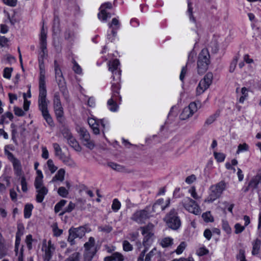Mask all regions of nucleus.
Segmentation results:
<instances>
[{"mask_svg": "<svg viewBox=\"0 0 261 261\" xmlns=\"http://www.w3.org/2000/svg\"><path fill=\"white\" fill-rule=\"evenodd\" d=\"M162 254L160 251L156 248H153L150 251L147 253L145 257V261H154L155 260H160Z\"/></svg>", "mask_w": 261, "mask_h": 261, "instance_id": "a211bd4d", "label": "nucleus"}, {"mask_svg": "<svg viewBox=\"0 0 261 261\" xmlns=\"http://www.w3.org/2000/svg\"><path fill=\"white\" fill-rule=\"evenodd\" d=\"M100 11L98 14V17L100 20L102 21H106L108 17V14L107 13L105 10L103 9L100 8Z\"/></svg>", "mask_w": 261, "mask_h": 261, "instance_id": "c03bdc74", "label": "nucleus"}, {"mask_svg": "<svg viewBox=\"0 0 261 261\" xmlns=\"http://www.w3.org/2000/svg\"><path fill=\"white\" fill-rule=\"evenodd\" d=\"M13 71L12 68L6 67L4 69L3 76L7 79H10L11 73Z\"/></svg>", "mask_w": 261, "mask_h": 261, "instance_id": "a18cd8bd", "label": "nucleus"}, {"mask_svg": "<svg viewBox=\"0 0 261 261\" xmlns=\"http://www.w3.org/2000/svg\"><path fill=\"white\" fill-rule=\"evenodd\" d=\"M168 226L170 228L176 230L180 226V221L174 210H172L164 218Z\"/></svg>", "mask_w": 261, "mask_h": 261, "instance_id": "39448f33", "label": "nucleus"}, {"mask_svg": "<svg viewBox=\"0 0 261 261\" xmlns=\"http://www.w3.org/2000/svg\"><path fill=\"white\" fill-rule=\"evenodd\" d=\"M65 174V170L63 169H60L53 177L51 182H56L57 181H63L64 180V177Z\"/></svg>", "mask_w": 261, "mask_h": 261, "instance_id": "a878e982", "label": "nucleus"}, {"mask_svg": "<svg viewBox=\"0 0 261 261\" xmlns=\"http://www.w3.org/2000/svg\"><path fill=\"white\" fill-rule=\"evenodd\" d=\"M88 122L93 133L96 134H99L100 133V128H102L103 131L108 126V123L105 119L97 120L94 118H89Z\"/></svg>", "mask_w": 261, "mask_h": 261, "instance_id": "423d86ee", "label": "nucleus"}, {"mask_svg": "<svg viewBox=\"0 0 261 261\" xmlns=\"http://www.w3.org/2000/svg\"><path fill=\"white\" fill-rule=\"evenodd\" d=\"M54 68L56 81L60 87H63L64 86V80L62 71L59 67V65L56 60L54 61Z\"/></svg>", "mask_w": 261, "mask_h": 261, "instance_id": "f3484780", "label": "nucleus"}, {"mask_svg": "<svg viewBox=\"0 0 261 261\" xmlns=\"http://www.w3.org/2000/svg\"><path fill=\"white\" fill-rule=\"evenodd\" d=\"M78 132L81 138L84 142H88L90 139V135L87 130L84 127H80L78 129Z\"/></svg>", "mask_w": 261, "mask_h": 261, "instance_id": "c85d7f7f", "label": "nucleus"}, {"mask_svg": "<svg viewBox=\"0 0 261 261\" xmlns=\"http://www.w3.org/2000/svg\"><path fill=\"white\" fill-rule=\"evenodd\" d=\"M59 160L70 168H74L77 167L76 162L69 154L65 153Z\"/></svg>", "mask_w": 261, "mask_h": 261, "instance_id": "4be33fe9", "label": "nucleus"}, {"mask_svg": "<svg viewBox=\"0 0 261 261\" xmlns=\"http://www.w3.org/2000/svg\"><path fill=\"white\" fill-rule=\"evenodd\" d=\"M37 176L35 178V184H36L37 185H39L40 184L43 183V175L42 173V171L40 170H37L36 171Z\"/></svg>", "mask_w": 261, "mask_h": 261, "instance_id": "c9c22d12", "label": "nucleus"}, {"mask_svg": "<svg viewBox=\"0 0 261 261\" xmlns=\"http://www.w3.org/2000/svg\"><path fill=\"white\" fill-rule=\"evenodd\" d=\"M198 107L197 103L195 102H191L188 107L185 108L180 115V119L186 120L192 117L193 115L197 111Z\"/></svg>", "mask_w": 261, "mask_h": 261, "instance_id": "9b49d317", "label": "nucleus"}, {"mask_svg": "<svg viewBox=\"0 0 261 261\" xmlns=\"http://www.w3.org/2000/svg\"><path fill=\"white\" fill-rule=\"evenodd\" d=\"M184 208L189 212L195 215L201 214V211L197 203L189 197H186L182 201Z\"/></svg>", "mask_w": 261, "mask_h": 261, "instance_id": "6e6552de", "label": "nucleus"}, {"mask_svg": "<svg viewBox=\"0 0 261 261\" xmlns=\"http://www.w3.org/2000/svg\"><path fill=\"white\" fill-rule=\"evenodd\" d=\"M54 108L57 117H61L63 115V109L60 100L59 92H56L53 99Z\"/></svg>", "mask_w": 261, "mask_h": 261, "instance_id": "ddd939ff", "label": "nucleus"}, {"mask_svg": "<svg viewBox=\"0 0 261 261\" xmlns=\"http://www.w3.org/2000/svg\"><path fill=\"white\" fill-rule=\"evenodd\" d=\"M154 226L152 224H148L147 225L141 227L140 228L142 230V234L144 236V240L143 244L144 246L147 243H151L152 241V237L153 236V229Z\"/></svg>", "mask_w": 261, "mask_h": 261, "instance_id": "9d476101", "label": "nucleus"}, {"mask_svg": "<svg viewBox=\"0 0 261 261\" xmlns=\"http://www.w3.org/2000/svg\"><path fill=\"white\" fill-rule=\"evenodd\" d=\"M187 71H188L187 65H186L185 66L182 67V68L181 69L180 76H179V79H180V81H184L185 76L187 72Z\"/></svg>", "mask_w": 261, "mask_h": 261, "instance_id": "774afa93", "label": "nucleus"}, {"mask_svg": "<svg viewBox=\"0 0 261 261\" xmlns=\"http://www.w3.org/2000/svg\"><path fill=\"white\" fill-rule=\"evenodd\" d=\"M239 58L238 57L236 56L234 58L233 60L230 63V66H229V71L230 72H233L235 68L236 67Z\"/></svg>", "mask_w": 261, "mask_h": 261, "instance_id": "603ef678", "label": "nucleus"}, {"mask_svg": "<svg viewBox=\"0 0 261 261\" xmlns=\"http://www.w3.org/2000/svg\"><path fill=\"white\" fill-rule=\"evenodd\" d=\"M32 242H33L32 236L31 234H29V235L27 236L26 238H25V243L27 244V247L29 248V249H32Z\"/></svg>", "mask_w": 261, "mask_h": 261, "instance_id": "13d9d810", "label": "nucleus"}, {"mask_svg": "<svg viewBox=\"0 0 261 261\" xmlns=\"http://www.w3.org/2000/svg\"><path fill=\"white\" fill-rule=\"evenodd\" d=\"M53 146L55 156L60 160L65 153L62 151V148L58 143H53Z\"/></svg>", "mask_w": 261, "mask_h": 261, "instance_id": "cd10ccee", "label": "nucleus"}, {"mask_svg": "<svg viewBox=\"0 0 261 261\" xmlns=\"http://www.w3.org/2000/svg\"><path fill=\"white\" fill-rule=\"evenodd\" d=\"M112 257L114 261H123L124 259L123 255L118 252L113 253L112 254Z\"/></svg>", "mask_w": 261, "mask_h": 261, "instance_id": "ea45409f", "label": "nucleus"}, {"mask_svg": "<svg viewBox=\"0 0 261 261\" xmlns=\"http://www.w3.org/2000/svg\"><path fill=\"white\" fill-rule=\"evenodd\" d=\"M46 35L47 31L43 26L40 36V51L39 53V94L38 98V105L39 110L41 111L42 115L46 122L50 126L54 125L53 120L48 113L47 105L48 101L46 99V89L45 86V70L44 64V60L47 57V50L46 48Z\"/></svg>", "mask_w": 261, "mask_h": 261, "instance_id": "f257e3e1", "label": "nucleus"}, {"mask_svg": "<svg viewBox=\"0 0 261 261\" xmlns=\"http://www.w3.org/2000/svg\"><path fill=\"white\" fill-rule=\"evenodd\" d=\"M80 254L79 252L72 253L65 261H80Z\"/></svg>", "mask_w": 261, "mask_h": 261, "instance_id": "79ce46f5", "label": "nucleus"}, {"mask_svg": "<svg viewBox=\"0 0 261 261\" xmlns=\"http://www.w3.org/2000/svg\"><path fill=\"white\" fill-rule=\"evenodd\" d=\"M209 251L207 249H206L204 247L199 248L196 251V254L198 256H203L204 255H206L208 254Z\"/></svg>", "mask_w": 261, "mask_h": 261, "instance_id": "6e6d98bb", "label": "nucleus"}, {"mask_svg": "<svg viewBox=\"0 0 261 261\" xmlns=\"http://www.w3.org/2000/svg\"><path fill=\"white\" fill-rule=\"evenodd\" d=\"M33 207V206L32 204H28L25 205L24 209V216L25 218H30L32 214Z\"/></svg>", "mask_w": 261, "mask_h": 261, "instance_id": "72a5a7b5", "label": "nucleus"}, {"mask_svg": "<svg viewBox=\"0 0 261 261\" xmlns=\"http://www.w3.org/2000/svg\"><path fill=\"white\" fill-rule=\"evenodd\" d=\"M234 233L238 234L242 232L244 230L245 227L241 225L240 223H236L234 225Z\"/></svg>", "mask_w": 261, "mask_h": 261, "instance_id": "3c124183", "label": "nucleus"}, {"mask_svg": "<svg viewBox=\"0 0 261 261\" xmlns=\"http://www.w3.org/2000/svg\"><path fill=\"white\" fill-rule=\"evenodd\" d=\"M96 253V249L85 250L84 257L85 261H91Z\"/></svg>", "mask_w": 261, "mask_h": 261, "instance_id": "bb28decb", "label": "nucleus"}, {"mask_svg": "<svg viewBox=\"0 0 261 261\" xmlns=\"http://www.w3.org/2000/svg\"><path fill=\"white\" fill-rule=\"evenodd\" d=\"M187 12H188V15L189 16L190 20L193 21V22H195V18H194L193 15H192V5H191V4L190 2L188 3V9Z\"/></svg>", "mask_w": 261, "mask_h": 261, "instance_id": "680f3d73", "label": "nucleus"}, {"mask_svg": "<svg viewBox=\"0 0 261 261\" xmlns=\"http://www.w3.org/2000/svg\"><path fill=\"white\" fill-rule=\"evenodd\" d=\"M66 137L67 138L68 144L71 147L74 148V149L77 151H81V147L78 144L77 142L70 133H68L66 136Z\"/></svg>", "mask_w": 261, "mask_h": 261, "instance_id": "393cba45", "label": "nucleus"}, {"mask_svg": "<svg viewBox=\"0 0 261 261\" xmlns=\"http://www.w3.org/2000/svg\"><path fill=\"white\" fill-rule=\"evenodd\" d=\"M133 249V246L127 241H124L123 242V249L124 251L126 252L130 251Z\"/></svg>", "mask_w": 261, "mask_h": 261, "instance_id": "864d4df0", "label": "nucleus"}, {"mask_svg": "<svg viewBox=\"0 0 261 261\" xmlns=\"http://www.w3.org/2000/svg\"><path fill=\"white\" fill-rule=\"evenodd\" d=\"M108 25L109 29L111 30L113 37H111L110 35L108 34L107 38L110 41L113 42L117 35V30L119 29L120 24L117 18H114L111 22L109 23Z\"/></svg>", "mask_w": 261, "mask_h": 261, "instance_id": "2eb2a0df", "label": "nucleus"}, {"mask_svg": "<svg viewBox=\"0 0 261 261\" xmlns=\"http://www.w3.org/2000/svg\"><path fill=\"white\" fill-rule=\"evenodd\" d=\"M73 70L75 73L77 74H81L82 72V69L81 67L75 62H73Z\"/></svg>", "mask_w": 261, "mask_h": 261, "instance_id": "69168bd1", "label": "nucleus"}, {"mask_svg": "<svg viewBox=\"0 0 261 261\" xmlns=\"http://www.w3.org/2000/svg\"><path fill=\"white\" fill-rule=\"evenodd\" d=\"M170 204V200L168 199L166 202V205L164 204V199H159L153 204L152 206L153 211L155 213H159L160 211H164Z\"/></svg>", "mask_w": 261, "mask_h": 261, "instance_id": "aec40b11", "label": "nucleus"}, {"mask_svg": "<svg viewBox=\"0 0 261 261\" xmlns=\"http://www.w3.org/2000/svg\"><path fill=\"white\" fill-rule=\"evenodd\" d=\"M186 246L187 244L185 242L180 243L175 250L176 254L178 255L181 254L185 249Z\"/></svg>", "mask_w": 261, "mask_h": 261, "instance_id": "49530a36", "label": "nucleus"}, {"mask_svg": "<svg viewBox=\"0 0 261 261\" xmlns=\"http://www.w3.org/2000/svg\"><path fill=\"white\" fill-rule=\"evenodd\" d=\"M119 62L117 59L109 61L108 63L109 70L113 74V82H112V88L120 89L121 71L119 68Z\"/></svg>", "mask_w": 261, "mask_h": 261, "instance_id": "f03ea898", "label": "nucleus"}, {"mask_svg": "<svg viewBox=\"0 0 261 261\" xmlns=\"http://www.w3.org/2000/svg\"><path fill=\"white\" fill-rule=\"evenodd\" d=\"M119 89H117L116 88L113 90L112 88L113 94L111 98L109 99L107 102L108 108L112 112H115L117 111L118 109L116 101L118 100V98L121 99V97L119 96Z\"/></svg>", "mask_w": 261, "mask_h": 261, "instance_id": "f8f14e48", "label": "nucleus"}, {"mask_svg": "<svg viewBox=\"0 0 261 261\" xmlns=\"http://www.w3.org/2000/svg\"><path fill=\"white\" fill-rule=\"evenodd\" d=\"M121 207V203L117 199H114L113 201V203L112 205V209L114 212H117Z\"/></svg>", "mask_w": 261, "mask_h": 261, "instance_id": "09e8293b", "label": "nucleus"}, {"mask_svg": "<svg viewBox=\"0 0 261 261\" xmlns=\"http://www.w3.org/2000/svg\"><path fill=\"white\" fill-rule=\"evenodd\" d=\"M41 150H42V154H41L42 158L44 159H47L49 157V152H48V151L47 148L45 146H42Z\"/></svg>", "mask_w": 261, "mask_h": 261, "instance_id": "e2e57ef3", "label": "nucleus"}, {"mask_svg": "<svg viewBox=\"0 0 261 261\" xmlns=\"http://www.w3.org/2000/svg\"><path fill=\"white\" fill-rule=\"evenodd\" d=\"M248 149L249 146L246 143L241 144L238 146L237 153L239 154L240 152L248 151Z\"/></svg>", "mask_w": 261, "mask_h": 261, "instance_id": "de8ad7c7", "label": "nucleus"}, {"mask_svg": "<svg viewBox=\"0 0 261 261\" xmlns=\"http://www.w3.org/2000/svg\"><path fill=\"white\" fill-rule=\"evenodd\" d=\"M55 250V247L50 241L48 242V246L45 250L44 258L46 261H49Z\"/></svg>", "mask_w": 261, "mask_h": 261, "instance_id": "b1692460", "label": "nucleus"}, {"mask_svg": "<svg viewBox=\"0 0 261 261\" xmlns=\"http://www.w3.org/2000/svg\"><path fill=\"white\" fill-rule=\"evenodd\" d=\"M222 228L228 234H230L231 232V228L230 227L228 222L225 220H222Z\"/></svg>", "mask_w": 261, "mask_h": 261, "instance_id": "37998d69", "label": "nucleus"}, {"mask_svg": "<svg viewBox=\"0 0 261 261\" xmlns=\"http://www.w3.org/2000/svg\"><path fill=\"white\" fill-rule=\"evenodd\" d=\"M173 244V239L170 237H165L161 240L160 244L164 248L168 247Z\"/></svg>", "mask_w": 261, "mask_h": 261, "instance_id": "7c9ffc66", "label": "nucleus"}, {"mask_svg": "<svg viewBox=\"0 0 261 261\" xmlns=\"http://www.w3.org/2000/svg\"><path fill=\"white\" fill-rule=\"evenodd\" d=\"M69 236L68 237V241L71 244H74L75 239L83 238L86 232V228L85 227H79L77 228L72 227L69 229Z\"/></svg>", "mask_w": 261, "mask_h": 261, "instance_id": "1a4fd4ad", "label": "nucleus"}, {"mask_svg": "<svg viewBox=\"0 0 261 261\" xmlns=\"http://www.w3.org/2000/svg\"><path fill=\"white\" fill-rule=\"evenodd\" d=\"M35 187L37 192L36 200L38 202H41L43 201L45 196L47 194L48 190L43 185V183L38 186L36 184H35Z\"/></svg>", "mask_w": 261, "mask_h": 261, "instance_id": "dca6fc26", "label": "nucleus"}, {"mask_svg": "<svg viewBox=\"0 0 261 261\" xmlns=\"http://www.w3.org/2000/svg\"><path fill=\"white\" fill-rule=\"evenodd\" d=\"M12 163L15 175L20 178L24 176L20 162L16 159H14Z\"/></svg>", "mask_w": 261, "mask_h": 261, "instance_id": "5701e85b", "label": "nucleus"}, {"mask_svg": "<svg viewBox=\"0 0 261 261\" xmlns=\"http://www.w3.org/2000/svg\"><path fill=\"white\" fill-rule=\"evenodd\" d=\"M148 218V213L145 210H139L135 212L132 215L131 219L138 224H142Z\"/></svg>", "mask_w": 261, "mask_h": 261, "instance_id": "4468645a", "label": "nucleus"}, {"mask_svg": "<svg viewBox=\"0 0 261 261\" xmlns=\"http://www.w3.org/2000/svg\"><path fill=\"white\" fill-rule=\"evenodd\" d=\"M260 183H261V170L260 171V173H258L256 176H254L251 178L248 184L246 191H248L250 189L252 190L257 189Z\"/></svg>", "mask_w": 261, "mask_h": 261, "instance_id": "6ab92c4d", "label": "nucleus"}, {"mask_svg": "<svg viewBox=\"0 0 261 261\" xmlns=\"http://www.w3.org/2000/svg\"><path fill=\"white\" fill-rule=\"evenodd\" d=\"M196 179V177L195 175L192 174L188 176L186 179L185 182L188 184H191L193 183Z\"/></svg>", "mask_w": 261, "mask_h": 261, "instance_id": "338daca9", "label": "nucleus"}, {"mask_svg": "<svg viewBox=\"0 0 261 261\" xmlns=\"http://www.w3.org/2000/svg\"><path fill=\"white\" fill-rule=\"evenodd\" d=\"M47 167L51 173H54L57 170L58 167L55 166L53 161L51 159H49L46 163Z\"/></svg>", "mask_w": 261, "mask_h": 261, "instance_id": "473e14b6", "label": "nucleus"}, {"mask_svg": "<svg viewBox=\"0 0 261 261\" xmlns=\"http://www.w3.org/2000/svg\"><path fill=\"white\" fill-rule=\"evenodd\" d=\"M3 3L9 7H14L17 4V0H2Z\"/></svg>", "mask_w": 261, "mask_h": 261, "instance_id": "4d7b16f0", "label": "nucleus"}, {"mask_svg": "<svg viewBox=\"0 0 261 261\" xmlns=\"http://www.w3.org/2000/svg\"><path fill=\"white\" fill-rule=\"evenodd\" d=\"M213 78V74L211 72H208L200 80L196 88V94L197 95H201L209 88L212 83Z\"/></svg>", "mask_w": 261, "mask_h": 261, "instance_id": "0eeeda50", "label": "nucleus"}, {"mask_svg": "<svg viewBox=\"0 0 261 261\" xmlns=\"http://www.w3.org/2000/svg\"><path fill=\"white\" fill-rule=\"evenodd\" d=\"M260 246V241L258 239H256L252 243V254L253 255H256L258 254Z\"/></svg>", "mask_w": 261, "mask_h": 261, "instance_id": "2f4dec72", "label": "nucleus"}, {"mask_svg": "<svg viewBox=\"0 0 261 261\" xmlns=\"http://www.w3.org/2000/svg\"><path fill=\"white\" fill-rule=\"evenodd\" d=\"M85 250L88 249H96L95 247V239L91 237L89 238L88 241L84 244Z\"/></svg>", "mask_w": 261, "mask_h": 261, "instance_id": "c756f323", "label": "nucleus"}, {"mask_svg": "<svg viewBox=\"0 0 261 261\" xmlns=\"http://www.w3.org/2000/svg\"><path fill=\"white\" fill-rule=\"evenodd\" d=\"M236 92L237 96L239 97V102L243 103L245 100L248 97L249 89L246 87H243L241 89L237 88L236 89Z\"/></svg>", "mask_w": 261, "mask_h": 261, "instance_id": "412c9836", "label": "nucleus"}, {"mask_svg": "<svg viewBox=\"0 0 261 261\" xmlns=\"http://www.w3.org/2000/svg\"><path fill=\"white\" fill-rule=\"evenodd\" d=\"M75 208V204L72 202H70L68 206L65 207L63 211L60 214V215L62 216L66 213H70Z\"/></svg>", "mask_w": 261, "mask_h": 261, "instance_id": "4c0bfd02", "label": "nucleus"}, {"mask_svg": "<svg viewBox=\"0 0 261 261\" xmlns=\"http://www.w3.org/2000/svg\"><path fill=\"white\" fill-rule=\"evenodd\" d=\"M214 156L217 161L219 162H222L224 161L225 156L224 154L222 153L216 152L214 153Z\"/></svg>", "mask_w": 261, "mask_h": 261, "instance_id": "5fc2aeb1", "label": "nucleus"}, {"mask_svg": "<svg viewBox=\"0 0 261 261\" xmlns=\"http://www.w3.org/2000/svg\"><path fill=\"white\" fill-rule=\"evenodd\" d=\"M7 254V248L5 242L0 243V258H3Z\"/></svg>", "mask_w": 261, "mask_h": 261, "instance_id": "8fccbe9b", "label": "nucleus"}, {"mask_svg": "<svg viewBox=\"0 0 261 261\" xmlns=\"http://www.w3.org/2000/svg\"><path fill=\"white\" fill-rule=\"evenodd\" d=\"M20 178V182L21 185V189L23 192H27L28 190L27 183L24 176H22Z\"/></svg>", "mask_w": 261, "mask_h": 261, "instance_id": "bf43d9fd", "label": "nucleus"}, {"mask_svg": "<svg viewBox=\"0 0 261 261\" xmlns=\"http://www.w3.org/2000/svg\"><path fill=\"white\" fill-rule=\"evenodd\" d=\"M67 201L64 199L60 200L55 206V212L57 213L59 212L63 207H64Z\"/></svg>", "mask_w": 261, "mask_h": 261, "instance_id": "e433bc0d", "label": "nucleus"}, {"mask_svg": "<svg viewBox=\"0 0 261 261\" xmlns=\"http://www.w3.org/2000/svg\"><path fill=\"white\" fill-rule=\"evenodd\" d=\"M189 193L191 194V196L195 199H199V196H198L196 192V189L194 187H191L189 190Z\"/></svg>", "mask_w": 261, "mask_h": 261, "instance_id": "0e129e2a", "label": "nucleus"}, {"mask_svg": "<svg viewBox=\"0 0 261 261\" xmlns=\"http://www.w3.org/2000/svg\"><path fill=\"white\" fill-rule=\"evenodd\" d=\"M210 63V54L208 50L203 49L199 55L197 61V71L199 74H203L208 68Z\"/></svg>", "mask_w": 261, "mask_h": 261, "instance_id": "7ed1b4c3", "label": "nucleus"}, {"mask_svg": "<svg viewBox=\"0 0 261 261\" xmlns=\"http://www.w3.org/2000/svg\"><path fill=\"white\" fill-rule=\"evenodd\" d=\"M58 193L60 196L65 198L68 196L69 192L65 187H60L58 189Z\"/></svg>", "mask_w": 261, "mask_h": 261, "instance_id": "a19ab883", "label": "nucleus"}, {"mask_svg": "<svg viewBox=\"0 0 261 261\" xmlns=\"http://www.w3.org/2000/svg\"><path fill=\"white\" fill-rule=\"evenodd\" d=\"M14 112L16 115L18 116H23L25 115V112L20 108L14 107Z\"/></svg>", "mask_w": 261, "mask_h": 261, "instance_id": "052dcab7", "label": "nucleus"}, {"mask_svg": "<svg viewBox=\"0 0 261 261\" xmlns=\"http://www.w3.org/2000/svg\"><path fill=\"white\" fill-rule=\"evenodd\" d=\"M226 188V184L220 181L215 185L211 187V193L205 201L212 202L220 197Z\"/></svg>", "mask_w": 261, "mask_h": 261, "instance_id": "20e7f679", "label": "nucleus"}, {"mask_svg": "<svg viewBox=\"0 0 261 261\" xmlns=\"http://www.w3.org/2000/svg\"><path fill=\"white\" fill-rule=\"evenodd\" d=\"M202 217L203 220L207 223L213 222L214 220V218L211 215L210 212H206L204 213L202 215Z\"/></svg>", "mask_w": 261, "mask_h": 261, "instance_id": "f704fd0d", "label": "nucleus"}, {"mask_svg": "<svg viewBox=\"0 0 261 261\" xmlns=\"http://www.w3.org/2000/svg\"><path fill=\"white\" fill-rule=\"evenodd\" d=\"M13 118V115L11 112H7L5 114L3 115L1 118V121L2 122L8 123L9 121H8L6 119L8 118L10 120H12Z\"/></svg>", "mask_w": 261, "mask_h": 261, "instance_id": "58836bf2", "label": "nucleus"}]
</instances>
